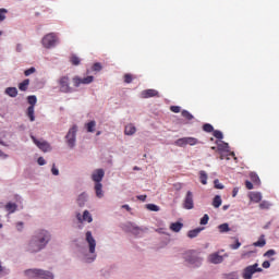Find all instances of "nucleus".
Wrapping results in <instances>:
<instances>
[{
    "label": "nucleus",
    "instance_id": "obj_1",
    "mask_svg": "<svg viewBox=\"0 0 279 279\" xmlns=\"http://www.w3.org/2000/svg\"><path fill=\"white\" fill-rule=\"evenodd\" d=\"M51 241V234L47 230H39L33 235L32 240L28 243L27 251L31 254H36V252H40V250H45L47 247V243Z\"/></svg>",
    "mask_w": 279,
    "mask_h": 279
},
{
    "label": "nucleus",
    "instance_id": "obj_2",
    "mask_svg": "<svg viewBox=\"0 0 279 279\" xmlns=\"http://www.w3.org/2000/svg\"><path fill=\"white\" fill-rule=\"evenodd\" d=\"M51 241V234L47 230H39L33 235L32 240L28 243L27 251L31 254H36V252H40V250H45L47 247V243Z\"/></svg>",
    "mask_w": 279,
    "mask_h": 279
},
{
    "label": "nucleus",
    "instance_id": "obj_3",
    "mask_svg": "<svg viewBox=\"0 0 279 279\" xmlns=\"http://www.w3.org/2000/svg\"><path fill=\"white\" fill-rule=\"evenodd\" d=\"M25 276L29 279H53V272L43 269H28L25 271Z\"/></svg>",
    "mask_w": 279,
    "mask_h": 279
},
{
    "label": "nucleus",
    "instance_id": "obj_4",
    "mask_svg": "<svg viewBox=\"0 0 279 279\" xmlns=\"http://www.w3.org/2000/svg\"><path fill=\"white\" fill-rule=\"evenodd\" d=\"M184 259L190 265H194V267H199V265H202V259H201L199 255L197 254V252H195V251H187L184 254Z\"/></svg>",
    "mask_w": 279,
    "mask_h": 279
},
{
    "label": "nucleus",
    "instance_id": "obj_5",
    "mask_svg": "<svg viewBox=\"0 0 279 279\" xmlns=\"http://www.w3.org/2000/svg\"><path fill=\"white\" fill-rule=\"evenodd\" d=\"M58 84L61 93H73V88L71 87V78H69V76H61Z\"/></svg>",
    "mask_w": 279,
    "mask_h": 279
},
{
    "label": "nucleus",
    "instance_id": "obj_6",
    "mask_svg": "<svg viewBox=\"0 0 279 279\" xmlns=\"http://www.w3.org/2000/svg\"><path fill=\"white\" fill-rule=\"evenodd\" d=\"M260 272H263V268L258 267V264L256 263L244 268L242 276L244 279H252L253 274H260Z\"/></svg>",
    "mask_w": 279,
    "mask_h": 279
},
{
    "label": "nucleus",
    "instance_id": "obj_7",
    "mask_svg": "<svg viewBox=\"0 0 279 279\" xmlns=\"http://www.w3.org/2000/svg\"><path fill=\"white\" fill-rule=\"evenodd\" d=\"M41 43L46 49H51V47H56V43H58V37L56 36V34L49 33L43 38Z\"/></svg>",
    "mask_w": 279,
    "mask_h": 279
},
{
    "label": "nucleus",
    "instance_id": "obj_8",
    "mask_svg": "<svg viewBox=\"0 0 279 279\" xmlns=\"http://www.w3.org/2000/svg\"><path fill=\"white\" fill-rule=\"evenodd\" d=\"M95 81L94 76H86V77H80V76H74L72 78L73 85L75 86V88H80V86H82V84L86 85V84H93V82Z\"/></svg>",
    "mask_w": 279,
    "mask_h": 279
},
{
    "label": "nucleus",
    "instance_id": "obj_9",
    "mask_svg": "<svg viewBox=\"0 0 279 279\" xmlns=\"http://www.w3.org/2000/svg\"><path fill=\"white\" fill-rule=\"evenodd\" d=\"M77 134V125H74L73 128H71L65 136L66 138V143L69 145V147H71V149H73L75 147V136Z\"/></svg>",
    "mask_w": 279,
    "mask_h": 279
},
{
    "label": "nucleus",
    "instance_id": "obj_10",
    "mask_svg": "<svg viewBox=\"0 0 279 279\" xmlns=\"http://www.w3.org/2000/svg\"><path fill=\"white\" fill-rule=\"evenodd\" d=\"M183 208H185V210H193V208H195V203L193 201V192L189 191L186 193L183 201Z\"/></svg>",
    "mask_w": 279,
    "mask_h": 279
},
{
    "label": "nucleus",
    "instance_id": "obj_11",
    "mask_svg": "<svg viewBox=\"0 0 279 279\" xmlns=\"http://www.w3.org/2000/svg\"><path fill=\"white\" fill-rule=\"evenodd\" d=\"M86 242L88 243L89 254H95V247H97V241L93 238V232L87 231L86 234Z\"/></svg>",
    "mask_w": 279,
    "mask_h": 279
},
{
    "label": "nucleus",
    "instance_id": "obj_12",
    "mask_svg": "<svg viewBox=\"0 0 279 279\" xmlns=\"http://www.w3.org/2000/svg\"><path fill=\"white\" fill-rule=\"evenodd\" d=\"M31 138H32V141H33V143H35V145L41 150V151H45V153H47V151H51V145H49L48 143H47V141H38V140H36V137H34V136H31Z\"/></svg>",
    "mask_w": 279,
    "mask_h": 279
},
{
    "label": "nucleus",
    "instance_id": "obj_13",
    "mask_svg": "<svg viewBox=\"0 0 279 279\" xmlns=\"http://www.w3.org/2000/svg\"><path fill=\"white\" fill-rule=\"evenodd\" d=\"M104 175H106V172L104 169H97L92 174V180L96 182V184H101V180H104Z\"/></svg>",
    "mask_w": 279,
    "mask_h": 279
},
{
    "label": "nucleus",
    "instance_id": "obj_14",
    "mask_svg": "<svg viewBox=\"0 0 279 279\" xmlns=\"http://www.w3.org/2000/svg\"><path fill=\"white\" fill-rule=\"evenodd\" d=\"M142 99H149L150 97H160V93L156 89H146L141 93Z\"/></svg>",
    "mask_w": 279,
    "mask_h": 279
},
{
    "label": "nucleus",
    "instance_id": "obj_15",
    "mask_svg": "<svg viewBox=\"0 0 279 279\" xmlns=\"http://www.w3.org/2000/svg\"><path fill=\"white\" fill-rule=\"evenodd\" d=\"M76 219L82 222V221H87V223H92L93 222V216L90 215V213L88 210H85L83 213V217L82 214H77L76 215Z\"/></svg>",
    "mask_w": 279,
    "mask_h": 279
},
{
    "label": "nucleus",
    "instance_id": "obj_16",
    "mask_svg": "<svg viewBox=\"0 0 279 279\" xmlns=\"http://www.w3.org/2000/svg\"><path fill=\"white\" fill-rule=\"evenodd\" d=\"M208 260L213 265H219V263H223V256L219 255V253H213L208 256Z\"/></svg>",
    "mask_w": 279,
    "mask_h": 279
},
{
    "label": "nucleus",
    "instance_id": "obj_17",
    "mask_svg": "<svg viewBox=\"0 0 279 279\" xmlns=\"http://www.w3.org/2000/svg\"><path fill=\"white\" fill-rule=\"evenodd\" d=\"M124 134L126 136H134L136 134V126L134 124L130 123L124 128Z\"/></svg>",
    "mask_w": 279,
    "mask_h": 279
},
{
    "label": "nucleus",
    "instance_id": "obj_18",
    "mask_svg": "<svg viewBox=\"0 0 279 279\" xmlns=\"http://www.w3.org/2000/svg\"><path fill=\"white\" fill-rule=\"evenodd\" d=\"M218 151H230V145L226 142H216Z\"/></svg>",
    "mask_w": 279,
    "mask_h": 279
},
{
    "label": "nucleus",
    "instance_id": "obj_19",
    "mask_svg": "<svg viewBox=\"0 0 279 279\" xmlns=\"http://www.w3.org/2000/svg\"><path fill=\"white\" fill-rule=\"evenodd\" d=\"M251 202H254L255 204H258L263 199V194L260 192H253L250 195Z\"/></svg>",
    "mask_w": 279,
    "mask_h": 279
},
{
    "label": "nucleus",
    "instance_id": "obj_20",
    "mask_svg": "<svg viewBox=\"0 0 279 279\" xmlns=\"http://www.w3.org/2000/svg\"><path fill=\"white\" fill-rule=\"evenodd\" d=\"M95 193H96V196L101 198L104 197V185L101 183H95Z\"/></svg>",
    "mask_w": 279,
    "mask_h": 279
},
{
    "label": "nucleus",
    "instance_id": "obj_21",
    "mask_svg": "<svg viewBox=\"0 0 279 279\" xmlns=\"http://www.w3.org/2000/svg\"><path fill=\"white\" fill-rule=\"evenodd\" d=\"M17 208H19V206L15 203H8L5 205V211L9 213V215L16 213Z\"/></svg>",
    "mask_w": 279,
    "mask_h": 279
},
{
    "label": "nucleus",
    "instance_id": "obj_22",
    "mask_svg": "<svg viewBox=\"0 0 279 279\" xmlns=\"http://www.w3.org/2000/svg\"><path fill=\"white\" fill-rule=\"evenodd\" d=\"M182 228H184V225L182 222H172L170 225V230H172V232H180Z\"/></svg>",
    "mask_w": 279,
    "mask_h": 279
},
{
    "label": "nucleus",
    "instance_id": "obj_23",
    "mask_svg": "<svg viewBox=\"0 0 279 279\" xmlns=\"http://www.w3.org/2000/svg\"><path fill=\"white\" fill-rule=\"evenodd\" d=\"M86 131L89 133L95 132V128H97V122L95 120H92L85 124Z\"/></svg>",
    "mask_w": 279,
    "mask_h": 279
},
{
    "label": "nucleus",
    "instance_id": "obj_24",
    "mask_svg": "<svg viewBox=\"0 0 279 279\" xmlns=\"http://www.w3.org/2000/svg\"><path fill=\"white\" fill-rule=\"evenodd\" d=\"M199 181H201V184H208V174H206V171L204 170H201L199 171Z\"/></svg>",
    "mask_w": 279,
    "mask_h": 279
},
{
    "label": "nucleus",
    "instance_id": "obj_25",
    "mask_svg": "<svg viewBox=\"0 0 279 279\" xmlns=\"http://www.w3.org/2000/svg\"><path fill=\"white\" fill-rule=\"evenodd\" d=\"M5 95H9V97H16V95H19V89H16V87H8L5 89Z\"/></svg>",
    "mask_w": 279,
    "mask_h": 279
},
{
    "label": "nucleus",
    "instance_id": "obj_26",
    "mask_svg": "<svg viewBox=\"0 0 279 279\" xmlns=\"http://www.w3.org/2000/svg\"><path fill=\"white\" fill-rule=\"evenodd\" d=\"M70 62L71 64H73V66H80L82 60L80 59V57H77V54H72L70 57Z\"/></svg>",
    "mask_w": 279,
    "mask_h": 279
},
{
    "label": "nucleus",
    "instance_id": "obj_27",
    "mask_svg": "<svg viewBox=\"0 0 279 279\" xmlns=\"http://www.w3.org/2000/svg\"><path fill=\"white\" fill-rule=\"evenodd\" d=\"M202 230H204V228H196L194 230L189 231L187 233L189 239H195V236H197L199 232H202Z\"/></svg>",
    "mask_w": 279,
    "mask_h": 279
},
{
    "label": "nucleus",
    "instance_id": "obj_28",
    "mask_svg": "<svg viewBox=\"0 0 279 279\" xmlns=\"http://www.w3.org/2000/svg\"><path fill=\"white\" fill-rule=\"evenodd\" d=\"M29 86V78L24 80L22 83L19 84V89L22 92L27 90Z\"/></svg>",
    "mask_w": 279,
    "mask_h": 279
},
{
    "label": "nucleus",
    "instance_id": "obj_29",
    "mask_svg": "<svg viewBox=\"0 0 279 279\" xmlns=\"http://www.w3.org/2000/svg\"><path fill=\"white\" fill-rule=\"evenodd\" d=\"M253 245L254 247H265V245H267V241H265V238L262 236L258 241L254 242Z\"/></svg>",
    "mask_w": 279,
    "mask_h": 279
},
{
    "label": "nucleus",
    "instance_id": "obj_30",
    "mask_svg": "<svg viewBox=\"0 0 279 279\" xmlns=\"http://www.w3.org/2000/svg\"><path fill=\"white\" fill-rule=\"evenodd\" d=\"M27 117H28L29 121H32V122L36 121V117L34 116V107L33 106H29L27 108Z\"/></svg>",
    "mask_w": 279,
    "mask_h": 279
},
{
    "label": "nucleus",
    "instance_id": "obj_31",
    "mask_svg": "<svg viewBox=\"0 0 279 279\" xmlns=\"http://www.w3.org/2000/svg\"><path fill=\"white\" fill-rule=\"evenodd\" d=\"M174 145H177L178 147H186V145H187L186 137H181V138L177 140L174 142Z\"/></svg>",
    "mask_w": 279,
    "mask_h": 279
},
{
    "label": "nucleus",
    "instance_id": "obj_32",
    "mask_svg": "<svg viewBox=\"0 0 279 279\" xmlns=\"http://www.w3.org/2000/svg\"><path fill=\"white\" fill-rule=\"evenodd\" d=\"M221 203H222L221 196L216 195V196L214 197V201H213V206H214V208H219V206H221Z\"/></svg>",
    "mask_w": 279,
    "mask_h": 279
},
{
    "label": "nucleus",
    "instance_id": "obj_33",
    "mask_svg": "<svg viewBox=\"0 0 279 279\" xmlns=\"http://www.w3.org/2000/svg\"><path fill=\"white\" fill-rule=\"evenodd\" d=\"M186 143L187 145H191V146H195V145H199V140L195 138V137H186Z\"/></svg>",
    "mask_w": 279,
    "mask_h": 279
},
{
    "label": "nucleus",
    "instance_id": "obj_34",
    "mask_svg": "<svg viewBox=\"0 0 279 279\" xmlns=\"http://www.w3.org/2000/svg\"><path fill=\"white\" fill-rule=\"evenodd\" d=\"M250 178L254 184H260V178L255 172H251Z\"/></svg>",
    "mask_w": 279,
    "mask_h": 279
},
{
    "label": "nucleus",
    "instance_id": "obj_35",
    "mask_svg": "<svg viewBox=\"0 0 279 279\" xmlns=\"http://www.w3.org/2000/svg\"><path fill=\"white\" fill-rule=\"evenodd\" d=\"M146 208L151 213H158V210H160V207H158V205H155V204H147Z\"/></svg>",
    "mask_w": 279,
    "mask_h": 279
},
{
    "label": "nucleus",
    "instance_id": "obj_36",
    "mask_svg": "<svg viewBox=\"0 0 279 279\" xmlns=\"http://www.w3.org/2000/svg\"><path fill=\"white\" fill-rule=\"evenodd\" d=\"M219 232H230V226L228 223H222L218 227Z\"/></svg>",
    "mask_w": 279,
    "mask_h": 279
},
{
    "label": "nucleus",
    "instance_id": "obj_37",
    "mask_svg": "<svg viewBox=\"0 0 279 279\" xmlns=\"http://www.w3.org/2000/svg\"><path fill=\"white\" fill-rule=\"evenodd\" d=\"M203 130H204V132H207L208 134H210V132H215V128L210 123L204 124Z\"/></svg>",
    "mask_w": 279,
    "mask_h": 279
},
{
    "label": "nucleus",
    "instance_id": "obj_38",
    "mask_svg": "<svg viewBox=\"0 0 279 279\" xmlns=\"http://www.w3.org/2000/svg\"><path fill=\"white\" fill-rule=\"evenodd\" d=\"M259 208L262 210H269V208H271V204L267 201H264L259 204Z\"/></svg>",
    "mask_w": 279,
    "mask_h": 279
},
{
    "label": "nucleus",
    "instance_id": "obj_39",
    "mask_svg": "<svg viewBox=\"0 0 279 279\" xmlns=\"http://www.w3.org/2000/svg\"><path fill=\"white\" fill-rule=\"evenodd\" d=\"M181 116L187 121H193V114H191V112H189L187 110H183L181 112Z\"/></svg>",
    "mask_w": 279,
    "mask_h": 279
},
{
    "label": "nucleus",
    "instance_id": "obj_40",
    "mask_svg": "<svg viewBox=\"0 0 279 279\" xmlns=\"http://www.w3.org/2000/svg\"><path fill=\"white\" fill-rule=\"evenodd\" d=\"M213 136H215V138H218V141H223V133L219 130H214Z\"/></svg>",
    "mask_w": 279,
    "mask_h": 279
},
{
    "label": "nucleus",
    "instance_id": "obj_41",
    "mask_svg": "<svg viewBox=\"0 0 279 279\" xmlns=\"http://www.w3.org/2000/svg\"><path fill=\"white\" fill-rule=\"evenodd\" d=\"M77 204L81 207L84 206V204H86V195L84 193L78 196Z\"/></svg>",
    "mask_w": 279,
    "mask_h": 279
},
{
    "label": "nucleus",
    "instance_id": "obj_42",
    "mask_svg": "<svg viewBox=\"0 0 279 279\" xmlns=\"http://www.w3.org/2000/svg\"><path fill=\"white\" fill-rule=\"evenodd\" d=\"M27 101H28L29 106H32L34 108L36 106V102L38 101V99L36 98V96H28Z\"/></svg>",
    "mask_w": 279,
    "mask_h": 279
},
{
    "label": "nucleus",
    "instance_id": "obj_43",
    "mask_svg": "<svg viewBox=\"0 0 279 279\" xmlns=\"http://www.w3.org/2000/svg\"><path fill=\"white\" fill-rule=\"evenodd\" d=\"M210 220V217L208 216V214H205L203 216V218L201 219V226H206L208 223V221Z\"/></svg>",
    "mask_w": 279,
    "mask_h": 279
},
{
    "label": "nucleus",
    "instance_id": "obj_44",
    "mask_svg": "<svg viewBox=\"0 0 279 279\" xmlns=\"http://www.w3.org/2000/svg\"><path fill=\"white\" fill-rule=\"evenodd\" d=\"M132 80H134L132 74H124V83L125 84H132Z\"/></svg>",
    "mask_w": 279,
    "mask_h": 279
},
{
    "label": "nucleus",
    "instance_id": "obj_45",
    "mask_svg": "<svg viewBox=\"0 0 279 279\" xmlns=\"http://www.w3.org/2000/svg\"><path fill=\"white\" fill-rule=\"evenodd\" d=\"M9 271L5 267L1 266L0 263V278H3V276H8Z\"/></svg>",
    "mask_w": 279,
    "mask_h": 279
},
{
    "label": "nucleus",
    "instance_id": "obj_46",
    "mask_svg": "<svg viewBox=\"0 0 279 279\" xmlns=\"http://www.w3.org/2000/svg\"><path fill=\"white\" fill-rule=\"evenodd\" d=\"M33 73H36V68H29L28 70L24 71V75L29 77Z\"/></svg>",
    "mask_w": 279,
    "mask_h": 279
},
{
    "label": "nucleus",
    "instance_id": "obj_47",
    "mask_svg": "<svg viewBox=\"0 0 279 279\" xmlns=\"http://www.w3.org/2000/svg\"><path fill=\"white\" fill-rule=\"evenodd\" d=\"M5 14H8V10L0 9V23L3 22V20L5 19Z\"/></svg>",
    "mask_w": 279,
    "mask_h": 279
},
{
    "label": "nucleus",
    "instance_id": "obj_48",
    "mask_svg": "<svg viewBox=\"0 0 279 279\" xmlns=\"http://www.w3.org/2000/svg\"><path fill=\"white\" fill-rule=\"evenodd\" d=\"M264 256H265L266 258H270V256H276V251H275V250H268V251L264 254Z\"/></svg>",
    "mask_w": 279,
    "mask_h": 279
},
{
    "label": "nucleus",
    "instance_id": "obj_49",
    "mask_svg": "<svg viewBox=\"0 0 279 279\" xmlns=\"http://www.w3.org/2000/svg\"><path fill=\"white\" fill-rule=\"evenodd\" d=\"M226 279H239V275L236 272H230L226 275Z\"/></svg>",
    "mask_w": 279,
    "mask_h": 279
},
{
    "label": "nucleus",
    "instance_id": "obj_50",
    "mask_svg": "<svg viewBox=\"0 0 279 279\" xmlns=\"http://www.w3.org/2000/svg\"><path fill=\"white\" fill-rule=\"evenodd\" d=\"M132 233L135 235L143 234V229L135 227L133 228Z\"/></svg>",
    "mask_w": 279,
    "mask_h": 279
},
{
    "label": "nucleus",
    "instance_id": "obj_51",
    "mask_svg": "<svg viewBox=\"0 0 279 279\" xmlns=\"http://www.w3.org/2000/svg\"><path fill=\"white\" fill-rule=\"evenodd\" d=\"M231 250H239L241 247V242L236 239L235 244L230 245Z\"/></svg>",
    "mask_w": 279,
    "mask_h": 279
},
{
    "label": "nucleus",
    "instance_id": "obj_52",
    "mask_svg": "<svg viewBox=\"0 0 279 279\" xmlns=\"http://www.w3.org/2000/svg\"><path fill=\"white\" fill-rule=\"evenodd\" d=\"M214 184H215V189H219V190L223 189V184H221L218 179L214 181Z\"/></svg>",
    "mask_w": 279,
    "mask_h": 279
},
{
    "label": "nucleus",
    "instance_id": "obj_53",
    "mask_svg": "<svg viewBox=\"0 0 279 279\" xmlns=\"http://www.w3.org/2000/svg\"><path fill=\"white\" fill-rule=\"evenodd\" d=\"M170 110H171V112H174L175 114H178V112H180L181 108H180V106H171Z\"/></svg>",
    "mask_w": 279,
    "mask_h": 279
},
{
    "label": "nucleus",
    "instance_id": "obj_54",
    "mask_svg": "<svg viewBox=\"0 0 279 279\" xmlns=\"http://www.w3.org/2000/svg\"><path fill=\"white\" fill-rule=\"evenodd\" d=\"M51 173L52 175H60V171L58 170V168H56V165L52 166Z\"/></svg>",
    "mask_w": 279,
    "mask_h": 279
},
{
    "label": "nucleus",
    "instance_id": "obj_55",
    "mask_svg": "<svg viewBox=\"0 0 279 279\" xmlns=\"http://www.w3.org/2000/svg\"><path fill=\"white\" fill-rule=\"evenodd\" d=\"M93 71H101V63H94Z\"/></svg>",
    "mask_w": 279,
    "mask_h": 279
},
{
    "label": "nucleus",
    "instance_id": "obj_56",
    "mask_svg": "<svg viewBox=\"0 0 279 279\" xmlns=\"http://www.w3.org/2000/svg\"><path fill=\"white\" fill-rule=\"evenodd\" d=\"M37 162H38V165H39L40 167H43L44 165H47V161H46L45 158H43V157H39V158L37 159Z\"/></svg>",
    "mask_w": 279,
    "mask_h": 279
},
{
    "label": "nucleus",
    "instance_id": "obj_57",
    "mask_svg": "<svg viewBox=\"0 0 279 279\" xmlns=\"http://www.w3.org/2000/svg\"><path fill=\"white\" fill-rule=\"evenodd\" d=\"M263 268L264 269H269V267H271V263H269V260H265L263 264H262Z\"/></svg>",
    "mask_w": 279,
    "mask_h": 279
},
{
    "label": "nucleus",
    "instance_id": "obj_58",
    "mask_svg": "<svg viewBox=\"0 0 279 279\" xmlns=\"http://www.w3.org/2000/svg\"><path fill=\"white\" fill-rule=\"evenodd\" d=\"M245 186L248 191H252V189H254V184H252V182L250 181H245Z\"/></svg>",
    "mask_w": 279,
    "mask_h": 279
},
{
    "label": "nucleus",
    "instance_id": "obj_59",
    "mask_svg": "<svg viewBox=\"0 0 279 279\" xmlns=\"http://www.w3.org/2000/svg\"><path fill=\"white\" fill-rule=\"evenodd\" d=\"M16 230H19V232H21L23 230V222L16 223Z\"/></svg>",
    "mask_w": 279,
    "mask_h": 279
},
{
    "label": "nucleus",
    "instance_id": "obj_60",
    "mask_svg": "<svg viewBox=\"0 0 279 279\" xmlns=\"http://www.w3.org/2000/svg\"><path fill=\"white\" fill-rule=\"evenodd\" d=\"M239 195V187H234L232 191V197H236Z\"/></svg>",
    "mask_w": 279,
    "mask_h": 279
},
{
    "label": "nucleus",
    "instance_id": "obj_61",
    "mask_svg": "<svg viewBox=\"0 0 279 279\" xmlns=\"http://www.w3.org/2000/svg\"><path fill=\"white\" fill-rule=\"evenodd\" d=\"M137 199H140V202H145L147 199V195H138Z\"/></svg>",
    "mask_w": 279,
    "mask_h": 279
},
{
    "label": "nucleus",
    "instance_id": "obj_62",
    "mask_svg": "<svg viewBox=\"0 0 279 279\" xmlns=\"http://www.w3.org/2000/svg\"><path fill=\"white\" fill-rule=\"evenodd\" d=\"M122 208H124L125 210H128L130 213V210H132V208L130 207V205H122Z\"/></svg>",
    "mask_w": 279,
    "mask_h": 279
},
{
    "label": "nucleus",
    "instance_id": "obj_63",
    "mask_svg": "<svg viewBox=\"0 0 279 279\" xmlns=\"http://www.w3.org/2000/svg\"><path fill=\"white\" fill-rule=\"evenodd\" d=\"M0 158H8V155H5L2 150H0Z\"/></svg>",
    "mask_w": 279,
    "mask_h": 279
},
{
    "label": "nucleus",
    "instance_id": "obj_64",
    "mask_svg": "<svg viewBox=\"0 0 279 279\" xmlns=\"http://www.w3.org/2000/svg\"><path fill=\"white\" fill-rule=\"evenodd\" d=\"M211 149H213V151H216V150H217V148H216L215 146H211Z\"/></svg>",
    "mask_w": 279,
    "mask_h": 279
}]
</instances>
